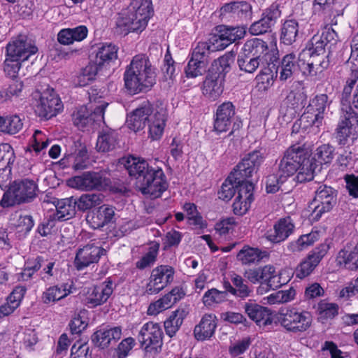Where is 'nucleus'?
<instances>
[{"label":"nucleus","mask_w":358,"mask_h":358,"mask_svg":"<svg viewBox=\"0 0 358 358\" xmlns=\"http://www.w3.org/2000/svg\"><path fill=\"white\" fill-rule=\"evenodd\" d=\"M124 165L129 176L138 180L143 194L156 199L166 190L168 182L162 167L134 157H128Z\"/></svg>","instance_id":"obj_1"},{"label":"nucleus","mask_w":358,"mask_h":358,"mask_svg":"<svg viewBox=\"0 0 358 358\" xmlns=\"http://www.w3.org/2000/svg\"><path fill=\"white\" fill-rule=\"evenodd\" d=\"M277 166L278 174L282 180H287L296 173L295 180L302 183L313 179L317 165L310 159V155L306 148L300 145H294L284 152L282 157L277 162Z\"/></svg>","instance_id":"obj_2"},{"label":"nucleus","mask_w":358,"mask_h":358,"mask_svg":"<svg viewBox=\"0 0 358 358\" xmlns=\"http://www.w3.org/2000/svg\"><path fill=\"white\" fill-rule=\"evenodd\" d=\"M167 118L166 110L164 107L153 108L149 103L143 104L127 117L128 127L137 131L148 124L149 133L153 140L162 136Z\"/></svg>","instance_id":"obj_3"},{"label":"nucleus","mask_w":358,"mask_h":358,"mask_svg":"<svg viewBox=\"0 0 358 358\" xmlns=\"http://www.w3.org/2000/svg\"><path fill=\"white\" fill-rule=\"evenodd\" d=\"M126 88L137 94L151 88L156 80V73L150 61L141 55L135 56L124 74Z\"/></svg>","instance_id":"obj_4"},{"label":"nucleus","mask_w":358,"mask_h":358,"mask_svg":"<svg viewBox=\"0 0 358 358\" xmlns=\"http://www.w3.org/2000/svg\"><path fill=\"white\" fill-rule=\"evenodd\" d=\"M152 12L151 0H131L127 9L117 20V31L123 35L141 32L146 27Z\"/></svg>","instance_id":"obj_5"},{"label":"nucleus","mask_w":358,"mask_h":358,"mask_svg":"<svg viewBox=\"0 0 358 358\" xmlns=\"http://www.w3.org/2000/svg\"><path fill=\"white\" fill-rule=\"evenodd\" d=\"M329 103L330 101L327 94L316 95L310 100L304 113L299 121L293 125V131L301 127L313 134H317L323 125L324 114Z\"/></svg>","instance_id":"obj_6"},{"label":"nucleus","mask_w":358,"mask_h":358,"mask_svg":"<svg viewBox=\"0 0 358 358\" xmlns=\"http://www.w3.org/2000/svg\"><path fill=\"white\" fill-rule=\"evenodd\" d=\"M268 52V45L265 41L257 38L247 41L237 58L240 71L253 73L261 64H264V59L267 57Z\"/></svg>","instance_id":"obj_7"},{"label":"nucleus","mask_w":358,"mask_h":358,"mask_svg":"<svg viewBox=\"0 0 358 358\" xmlns=\"http://www.w3.org/2000/svg\"><path fill=\"white\" fill-rule=\"evenodd\" d=\"M337 192L331 187L321 185L315 191L313 201L308 205L310 220L317 222L323 214L329 212L336 203Z\"/></svg>","instance_id":"obj_8"},{"label":"nucleus","mask_w":358,"mask_h":358,"mask_svg":"<svg viewBox=\"0 0 358 358\" xmlns=\"http://www.w3.org/2000/svg\"><path fill=\"white\" fill-rule=\"evenodd\" d=\"M278 320L286 331L293 333L306 331L312 323V317L309 312L295 308L280 311Z\"/></svg>","instance_id":"obj_9"},{"label":"nucleus","mask_w":358,"mask_h":358,"mask_svg":"<svg viewBox=\"0 0 358 358\" xmlns=\"http://www.w3.org/2000/svg\"><path fill=\"white\" fill-rule=\"evenodd\" d=\"M213 52L208 43H198L193 49L192 57L185 67L186 76L194 78L203 75L206 71V67Z\"/></svg>","instance_id":"obj_10"},{"label":"nucleus","mask_w":358,"mask_h":358,"mask_svg":"<svg viewBox=\"0 0 358 358\" xmlns=\"http://www.w3.org/2000/svg\"><path fill=\"white\" fill-rule=\"evenodd\" d=\"M338 41V35L333 29H325L320 35H315L308 43L306 47L301 52L303 59L307 58L308 55L316 54L317 55H325L326 47H328L329 52L332 46L336 45Z\"/></svg>","instance_id":"obj_11"},{"label":"nucleus","mask_w":358,"mask_h":358,"mask_svg":"<svg viewBox=\"0 0 358 358\" xmlns=\"http://www.w3.org/2000/svg\"><path fill=\"white\" fill-rule=\"evenodd\" d=\"M62 108L63 104L59 95L54 89L48 87L41 94L35 112L39 117L48 120L56 116Z\"/></svg>","instance_id":"obj_12"},{"label":"nucleus","mask_w":358,"mask_h":358,"mask_svg":"<svg viewBox=\"0 0 358 358\" xmlns=\"http://www.w3.org/2000/svg\"><path fill=\"white\" fill-rule=\"evenodd\" d=\"M93 111L90 114L87 108L82 106L73 113L72 119L73 124L78 128H85L92 125L94 127L100 126L104 122V112L108 103L103 100L98 102Z\"/></svg>","instance_id":"obj_13"},{"label":"nucleus","mask_w":358,"mask_h":358,"mask_svg":"<svg viewBox=\"0 0 358 358\" xmlns=\"http://www.w3.org/2000/svg\"><path fill=\"white\" fill-rule=\"evenodd\" d=\"M354 108L358 109V69H352L347 78L341 97V110L345 114L358 115Z\"/></svg>","instance_id":"obj_14"},{"label":"nucleus","mask_w":358,"mask_h":358,"mask_svg":"<svg viewBox=\"0 0 358 358\" xmlns=\"http://www.w3.org/2000/svg\"><path fill=\"white\" fill-rule=\"evenodd\" d=\"M36 189L37 185L32 180L23 179L15 181L8 192L13 196V200L7 202L6 194H4L1 200V205L8 206L15 203L29 202L36 196Z\"/></svg>","instance_id":"obj_15"},{"label":"nucleus","mask_w":358,"mask_h":358,"mask_svg":"<svg viewBox=\"0 0 358 358\" xmlns=\"http://www.w3.org/2000/svg\"><path fill=\"white\" fill-rule=\"evenodd\" d=\"M162 334L158 324L147 322L141 327L138 340L147 352H157L162 345Z\"/></svg>","instance_id":"obj_16"},{"label":"nucleus","mask_w":358,"mask_h":358,"mask_svg":"<svg viewBox=\"0 0 358 358\" xmlns=\"http://www.w3.org/2000/svg\"><path fill=\"white\" fill-rule=\"evenodd\" d=\"M174 273V268L169 265H161L155 268L147 285L146 292L149 294L159 293L173 280Z\"/></svg>","instance_id":"obj_17"},{"label":"nucleus","mask_w":358,"mask_h":358,"mask_svg":"<svg viewBox=\"0 0 358 358\" xmlns=\"http://www.w3.org/2000/svg\"><path fill=\"white\" fill-rule=\"evenodd\" d=\"M358 133V115L345 114L341 110V120L336 129V139L338 145H345L348 138L354 139Z\"/></svg>","instance_id":"obj_18"},{"label":"nucleus","mask_w":358,"mask_h":358,"mask_svg":"<svg viewBox=\"0 0 358 358\" xmlns=\"http://www.w3.org/2000/svg\"><path fill=\"white\" fill-rule=\"evenodd\" d=\"M264 155L265 152L262 150H254L247 154L236 165L232 173L241 180L251 177L264 162Z\"/></svg>","instance_id":"obj_19"},{"label":"nucleus","mask_w":358,"mask_h":358,"mask_svg":"<svg viewBox=\"0 0 358 358\" xmlns=\"http://www.w3.org/2000/svg\"><path fill=\"white\" fill-rule=\"evenodd\" d=\"M38 52L37 47L24 36L11 41L6 46L7 57L24 62Z\"/></svg>","instance_id":"obj_20"},{"label":"nucleus","mask_w":358,"mask_h":358,"mask_svg":"<svg viewBox=\"0 0 358 358\" xmlns=\"http://www.w3.org/2000/svg\"><path fill=\"white\" fill-rule=\"evenodd\" d=\"M220 15L227 21L247 20L251 17L252 6L246 1H231L221 7Z\"/></svg>","instance_id":"obj_21"},{"label":"nucleus","mask_w":358,"mask_h":358,"mask_svg":"<svg viewBox=\"0 0 358 358\" xmlns=\"http://www.w3.org/2000/svg\"><path fill=\"white\" fill-rule=\"evenodd\" d=\"M104 178L99 172L88 171L74 176L68 180L69 187L83 191L100 190L103 188Z\"/></svg>","instance_id":"obj_22"},{"label":"nucleus","mask_w":358,"mask_h":358,"mask_svg":"<svg viewBox=\"0 0 358 358\" xmlns=\"http://www.w3.org/2000/svg\"><path fill=\"white\" fill-rule=\"evenodd\" d=\"M243 309L249 318L260 327H266L273 323L271 311L254 300L245 302L243 304Z\"/></svg>","instance_id":"obj_23"},{"label":"nucleus","mask_w":358,"mask_h":358,"mask_svg":"<svg viewBox=\"0 0 358 358\" xmlns=\"http://www.w3.org/2000/svg\"><path fill=\"white\" fill-rule=\"evenodd\" d=\"M106 254V250L100 246L90 243L80 248L75 258V266L83 270L90 264L98 262L100 257Z\"/></svg>","instance_id":"obj_24"},{"label":"nucleus","mask_w":358,"mask_h":358,"mask_svg":"<svg viewBox=\"0 0 358 358\" xmlns=\"http://www.w3.org/2000/svg\"><path fill=\"white\" fill-rule=\"evenodd\" d=\"M114 283L108 279L100 285L90 288L86 295L85 301L89 308L100 306L107 301L113 292Z\"/></svg>","instance_id":"obj_25"},{"label":"nucleus","mask_w":358,"mask_h":358,"mask_svg":"<svg viewBox=\"0 0 358 358\" xmlns=\"http://www.w3.org/2000/svg\"><path fill=\"white\" fill-rule=\"evenodd\" d=\"M294 229V222L290 217L280 218L274 224L273 229L266 232V237L272 243H280L292 234Z\"/></svg>","instance_id":"obj_26"},{"label":"nucleus","mask_w":358,"mask_h":358,"mask_svg":"<svg viewBox=\"0 0 358 358\" xmlns=\"http://www.w3.org/2000/svg\"><path fill=\"white\" fill-rule=\"evenodd\" d=\"M235 115V106L230 101H226L220 104L215 113L214 120V129L218 132L227 131L233 121Z\"/></svg>","instance_id":"obj_27"},{"label":"nucleus","mask_w":358,"mask_h":358,"mask_svg":"<svg viewBox=\"0 0 358 358\" xmlns=\"http://www.w3.org/2000/svg\"><path fill=\"white\" fill-rule=\"evenodd\" d=\"M217 326V317L214 314H205L194 328V338L198 341L210 340L215 334Z\"/></svg>","instance_id":"obj_28"},{"label":"nucleus","mask_w":358,"mask_h":358,"mask_svg":"<svg viewBox=\"0 0 358 358\" xmlns=\"http://www.w3.org/2000/svg\"><path fill=\"white\" fill-rule=\"evenodd\" d=\"M63 168H71L75 171H80L87 168L89 157L85 147H81L73 152L66 154L59 162Z\"/></svg>","instance_id":"obj_29"},{"label":"nucleus","mask_w":358,"mask_h":358,"mask_svg":"<svg viewBox=\"0 0 358 358\" xmlns=\"http://www.w3.org/2000/svg\"><path fill=\"white\" fill-rule=\"evenodd\" d=\"M122 329L120 327H102L95 331L92 336V341L101 348H107L112 341L116 342L121 338Z\"/></svg>","instance_id":"obj_30"},{"label":"nucleus","mask_w":358,"mask_h":358,"mask_svg":"<svg viewBox=\"0 0 358 358\" xmlns=\"http://www.w3.org/2000/svg\"><path fill=\"white\" fill-rule=\"evenodd\" d=\"M223 79L219 73H209L203 83V94L208 99L215 101L218 99L223 92Z\"/></svg>","instance_id":"obj_31"},{"label":"nucleus","mask_w":358,"mask_h":358,"mask_svg":"<svg viewBox=\"0 0 358 358\" xmlns=\"http://www.w3.org/2000/svg\"><path fill=\"white\" fill-rule=\"evenodd\" d=\"M118 48L112 43H103L98 46L95 57L92 59L101 68L110 65L117 59Z\"/></svg>","instance_id":"obj_32"},{"label":"nucleus","mask_w":358,"mask_h":358,"mask_svg":"<svg viewBox=\"0 0 358 358\" xmlns=\"http://www.w3.org/2000/svg\"><path fill=\"white\" fill-rule=\"evenodd\" d=\"M88 29L85 25L73 28L63 29L57 34V40L62 45H70L80 42L87 38Z\"/></svg>","instance_id":"obj_33"},{"label":"nucleus","mask_w":358,"mask_h":358,"mask_svg":"<svg viewBox=\"0 0 358 358\" xmlns=\"http://www.w3.org/2000/svg\"><path fill=\"white\" fill-rule=\"evenodd\" d=\"M114 215L113 207L103 205L87 217V222L90 223L92 228L99 229L110 222Z\"/></svg>","instance_id":"obj_34"},{"label":"nucleus","mask_w":358,"mask_h":358,"mask_svg":"<svg viewBox=\"0 0 358 358\" xmlns=\"http://www.w3.org/2000/svg\"><path fill=\"white\" fill-rule=\"evenodd\" d=\"M261 280L262 282H261L260 286L257 289V292L260 294H262V292L261 289L264 288V286L266 287V289L268 287H279L282 285H285L287 282V280H285L284 281H278L275 282V279L280 278L281 275H282V273H280L279 274H275V270L274 266L271 265H266L263 267H259Z\"/></svg>","instance_id":"obj_35"},{"label":"nucleus","mask_w":358,"mask_h":358,"mask_svg":"<svg viewBox=\"0 0 358 358\" xmlns=\"http://www.w3.org/2000/svg\"><path fill=\"white\" fill-rule=\"evenodd\" d=\"M299 56L296 57L294 53L287 54L283 57L280 66L278 68L280 71L279 78L281 81H285L292 77L301 68Z\"/></svg>","instance_id":"obj_36"},{"label":"nucleus","mask_w":358,"mask_h":358,"mask_svg":"<svg viewBox=\"0 0 358 358\" xmlns=\"http://www.w3.org/2000/svg\"><path fill=\"white\" fill-rule=\"evenodd\" d=\"M76 206L75 198L73 197L58 201L55 206L56 212L52 215L53 220L64 221L71 219L76 213Z\"/></svg>","instance_id":"obj_37"},{"label":"nucleus","mask_w":358,"mask_h":358,"mask_svg":"<svg viewBox=\"0 0 358 358\" xmlns=\"http://www.w3.org/2000/svg\"><path fill=\"white\" fill-rule=\"evenodd\" d=\"M334 0H315L313 12L324 17L327 22L336 24V17L341 15L338 10H334L332 3Z\"/></svg>","instance_id":"obj_38"},{"label":"nucleus","mask_w":358,"mask_h":358,"mask_svg":"<svg viewBox=\"0 0 358 358\" xmlns=\"http://www.w3.org/2000/svg\"><path fill=\"white\" fill-rule=\"evenodd\" d=\"M299 33V25L294 19L285 20L281 25L280 41L285 45L294 43Z\"/></svg>","instance_id":"obj_39"},{"label":"nucleus","mask_w":358,"mask_h":358,"mask_svg":"<svg viewBox=\"0 0 358 358\" xmlns=\"http://www.w3.org/2000/svg\"><path fill=\"white\" fill-rule=\"evenodd\" d=\"M71 285L62 283L47 289L43 294L42 299L44 303H50L61 300L71 293Z\"/></svg>","instance_id":"obj_40"},{"label":"nucleus","mask_w":358,"mask_h":358,"mask_svg":"<svg viewBox=\"0 0 358 358\" xmlns=\"http://www.w3.org/2000/svg\"><path fill=\"white\" fill-rule=\"evenodd\" d=\"M162 70L164 74L162 82L163 87L166 90H170L175 83L176 63L169 50H167L165 54L164 65Z\"/></svg>","instance_id":"obj_41"},{"label":"nucleus","mask_w":358,"mask_h":358,"mask_svg":"<svg viewBox=\"0 0 358 358\" xmlns=\"http://www.w3.org/2000/svg\"><path fill=\"white\" fill-rule=\"evenodd\" d=\"M187 313L188 312L185 308H178L173 311L164 322V328L166 334L170 337L173 336L178 331Z\"/></svg>","instance_id":"obj_42"},{"label":"nucleus","mask_w":358,"mask_h":358,"mask_svg":"<svg viewBox=\"0 0 358 358\" xmlns=\"http://www.w3.org/2000/svg\"><path fill=\"white\" fill-rule=\"evenodd\" d=\"M231 280L235 289L234 291V296L242 300L247 298L253 296L254 289L252 286H250L247 281L241 275L234 273L231 275Z\"/></svg>","instance_id":"obj_43"},{"label":"nucleus","mask_w":358,"mask_h":358,"mask_svg":"<svg viewBox=\"0 0 358 358\" xmlns=\"http://www.w3.org/2000/svg\"><path fill=\"white\" fill-rule=\"evenodd\" d=\"M266 256V252H262L258 248L244 246L237 254V259L242 264L250 265L257 264Z\"/></svg>","instance_id":"obj_44"},{"label":"nucleus","mask_w":358,"mask_h":358,"mask_svg":"<svg viewBox=\"0 0 358 358\" xmlns=\"http://www.w3.org/2000/svg\"><path fill=\"white\" fill-rule=\"evenodd\" d=\"M104 196L101 193H88L82 194L75 199L77 208L80 211H86L100 205L103 201Z\"/></svg>","instance_id":"obj_45"},{"label":"nucleus","mask_w":358,"mask_h":358,"mask_svg":"<svg viewBox=\"0 0 358 358\" xmlns=\"http://www.w3.org/2000/svg\"><path fill=\"white\" fill-rule=\"evenodd\" d=\"M217 30L220 31L222 38H224L225 42L228 43L229 45L243 38L246 34V27L245 26L222 25L217 27Z\"/></svg>","instance_id":"obj_46"},{"label":"nucleus","mask_w":358,"mask_h":358,"mask_svg":"<svg viewBox=\"0 0 358 358\" xmlns=\"http://www.w3.org/2000/svg\"><path fill=\"white\" fill-rule=\"evenodd\" d=\"M319 239V233L312 231L310 233L301 236L297 241L291 242L287 245L290 252H299L313 245Z\"/></svg>","instance_id":"obj_47"},{"label":"nucleus","mask_w":358,"mask_h":358,"mask_svg":"<svg viewBox=\"0 0 358 358\" xmlns=\"http://www.w3.org/2000/svg\"><path fill=\"white\" fill-rule=\"evenodd\" d=\"M236 180L241 179L231 172L222 183L220 189L218 191L219 199L223 201H229L234 196L236 187Z\"/></svg>","instance_id":"obj_48"},{"label":"nucleus","mask_w":358,"mask_h":358,"mask_svg":"<svg viewBox=\"0 0 358 358\" xmlns=\"http://www.w3.org/2000/svg\"><path fill=\"white\" fill-rule=\"evenodd\" d=\"M117 141V134L115 131H103L98 137L96 148L99 152H108L113 150Z\"/></svg>","instance_id":"obj_49"},{"label":"nucleus","mask_w":358,"mask_h":358,"mask_svg":"<svg viewBox=\"0 0 358 358\" xmlns=\"http://www.w3.org/2000/svg\"><path fill=\"white\" fill-rule=\"evenodd\" d=\"M338 259L340 263L350 269L358 268V242L352 250H341L338 252Z\"/></svg>","instance_id":"obj_50"},{"label":"nucleus","mask_w":358,"mask_h":358,"mask_svg":"<svg viewBox=\"0 0 358 358\" xmlns=\"http://www.w3.org/2000/svg\"><path fill=\"white\" fill-rule=\"evenodd\" d=\"M335 155V148L333 145L327 143L317 147L314 152V157L310 158L313 162H318L320 164H329L332 162Z\"/></svg>","instance_id":"obj_51"},{"label":"nucleus","mask_w":358,"mask_h":358,"mask_svg":"<svg viewBox=\"0 0 358 358\" xmlns=\"http://www.w3.org/2000/svg\"><path fill=\"white\" fill-rule=\"evenodd\" d=\"M296 295V291L291 287L285 290H280L269 294L264 299L270 305L285 303L292 301Z\"/></svg>","instance_id":"obj_52"},{"label":"nucleus","mask_w":358,"mask_h":358,"mask_svg":"<svg viewBox=\"0 0 358 358\" xmlns=\"http://www.w3.org/2000/svg\"><path fill=\"white\" fill-rule=\"evenodd\" d=\"M101 69L92 59V62L82 69L78 77L79 85L85 86L88 85L90 82L95 79L96 76Z\"/></svg>","instance_id":"obj_53"},{"label":"nucleus","mask_w":358,"mask_h":358,"mask_svg":"<svg viewBox=\"0 0 358 358\" xmlns=\"http://www.w3.org/2000/svg\"><path fill=\"white\" fill-rule=\"evenodd\" d=\"M306 99V95L303 92L299 90H289L286 95L285 102L289 104L292 107L289 113V117L292 118V115L296 113L294 109L301 106H303L304 101Z\"/></svg>","instance_id":"obj_54"},{"label":"nucleus","mask_w":358,"mask_h":358,"mask_svg":"<svg viewBox=\"0 0 358 358\" xmlns=\"http://www.w3.org/2000/svg\"><path fill=\"white\" fill-rule=\"evenodd\" d=\"M248 178H242V180H236V187L238 189V195L236 197L242 199L246 201L251 203L253 201V183L248 181Z\"/></svg>","instance_id":"obj_55"},{"label":"nucleus","mask_w":358,"mask_h":358,"mask_svg":"<svg viewBox=\"0 0 358 358\" xmlns=\"http://www.w3.org/2000/svg\"><path fill=\"white\" fill-rule=\"evenodd\" d=\"M317 265L318 264L308 255L296 268L294 271L296 278H305L312 273Z\"/></svg>","instance_id":"obj_56"},{"label":"nucleus","mask_w":358,"mask_h":358,"mask_svg":"<svg viewBox=\"0 0 358 358\" xmlns=\"http://www.w3.org/2000/svg\"><path fill=\"white\" fill-rule=\"evenodd\" d=\"M226 292H221L215 288L207 291L203 296V302L206 306H211L214 303H220L226 299Z\"/></svg>","instance_id":"obj_57"},{"label":"nucleus","mask_w":358,"mask_h":358,"mask_svg":"<svg viewBox=\"0 0 358 358\" xmlns=\"http://www.w3.org/2000/svg\"><path fill=\"white\" fill-rule=\"evenodd\" d=\"M184 210L187 212L188 219L190 224L203 227L206 226L203 217L199 213L195 204L192 203H186L183 206Z\"/></svg>","instance_id":"obj_58"},{"label":"nucleus","mask_w":358,"mask_h":358,"mask_svg":"<svg viewBox=\"0 0 358 358\" xmlns=\"http://www.w3.org/2000/svg\"><path fill=\"white\" fill-rule=\"evenodd\" d=\"M318 310L322 317L326 318H334L338 314L339 306L335 303H329L321 301L318 303Z\"/></svg>","instance_id":"obj_59"},{"label":"nucleus","mask_w":358,"mask_h":358,"mask_svg":"<svg viewBox=\"0 0 358 358\" xmlns=\"http://www.w3.org/2000/svg\"><path fill=\"white\" fill-rule=\"evenodd\" d=\"M185 293L183 290L181 288L176 287L159 299L163 302V305H164L166 309H168L182 299Z\"/></svg>","instance_id":"obj_60"},{"label":"nucleus","mask_w":358,"mask_h":358,"mask_svg":"<svg viewBox=\"0 0 358 358\" xmlns=\"http://www.w3.org/2000/svg\"><path fill=\"white\" fill-rule=\"evenodd\" d=\"M22 62L6 56L3 68L6 75L12 79L16 78L21 68Z\"/></svg>","instance_id":"obj_61"},{"label":"nucleus","mask_w":358,"mask_h":358,"mask_svg":"<svg viewBox=\"0 0 358 358\" xmlns=\"http://www.w3.org/2000/svg\"><path fill=\"white\" fill-rule=\"evenodd\" d=\"M157 253L158 248H150L149 251L136 262V266L139 269L150 267L155 262Z\"/></svg>","instance_id":"obj_62"},{"label":"nucleus","mask_w":358,"mask_h":358,"mask_svg":"<svg viewBox=\"0 0 358 358\" xmlns=\"http://www.w3.org/2000/svg\"><path fill=\"white\" fill-rule=\"evenodd\" d=\"M6 134L11 135L18 133L23 127L22 120L17 115L6 116Z\"/></svg>","instance_id":"obj_63"},{"label":"nucleus","mask_w":358,"mask_h":358,"mask_svg":"<svg viewBox=\"0 0 358 358\" xmlns=\"http://www.w3.org/2000/svg\"><path fill=\"white\" fill-rule=\"evenodd\" d=\"M281 16V10L278 4H272L269 8L265 10L262 17L264 18L268 24L272 27L277 22Z\"/></svg>","instance_id":"obj_64"}]
</instances>
